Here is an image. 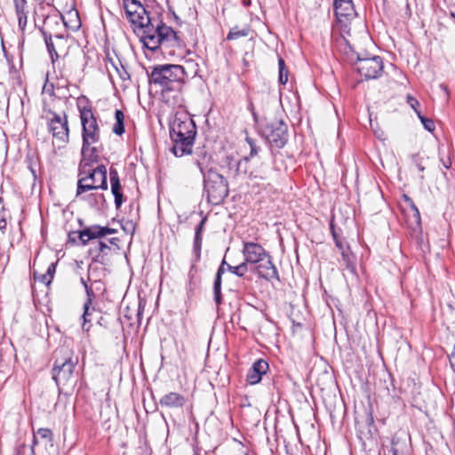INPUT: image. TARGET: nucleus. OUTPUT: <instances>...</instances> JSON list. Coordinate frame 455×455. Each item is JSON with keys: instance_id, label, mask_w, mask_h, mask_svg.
<instances>
[{"instance_id": "1", "label": "nucleus", "mask_w": 455, "mask_h": 455, "mask_svg": "<svg viewBox=\"0 0 455 455\" xmlns=\"http://www.w3.org/2000/svg\"><path fill=\"white\" fill-rule=\"evenodd\" d=\"M96 160L97 156L94 154L82 156L79 164L77 196L93 189H108L107 167L103 164L92 166V163Z\"/></svg>"}, {"instance_id": "2", "label": "nucleus", "mask_w": 455, "mask_h": 455, "mask_svg": "<svg viewBox=\"0 0 455 455\" xmlns=\"http://www.w3.org/2000/svg\"><path fill=\"white\" fill-rule=\"evenodd\" d=\"M142 41L145 46L152 51L156 50L163 44H167L170 46H176L180 44L177 33L171 27L155 19L144 31Z\"/></svg>"}, {"instance_id": "3", "label": "nucleus", "mask_w": 455, "mask_h": 455, "mask_svg": "<svg viewBox=\"0 0 455 455\" xmlns=\"http://www.w3.org/2000/svg\"><path fill=\"white\" fill-rule=\"evenodd\" d=\"M204 190L207 194L208 201L212 204H220L228 195V184L227 180L216 171L210 169L204 172Z\"/></svg>"}, {"instance_id": "4", "label": "nucleus", "mask_w": 455, "mask_h": 455, "mask_svg": "<svg viewBox=\"0 0 455 455\" xmlns=\"http://www.w3.org/2000/svg\"><path fill=\"white\" fill-rule=\"evenodd\" d=\"M123 6L125 17L132 26L133 30L140 33L142 37L153 18H150L146 7L138 0H124Z\"/></svg>"}, {"instance_id": "5", "label": "nucleus", "mask_w": 455, "mask_h": 455, "mask_svg": "<svg viewBox=\"0 0 455 455\" xmlns=\"http://www.w3.org/2000/svg\"><path fill=\"white\" fill-rule=\"evenodd\" d=\"M185 77L184 68L180 65H160L156 67L150 76V82L164 89H172L173 84L181 82Z\"/></svg>"}, {"instance_id": "6", "label": "nucleus", "mask_w": 455, "mask_h": 455, "mask_svg": "<svg viewBox=\"0 0 455 455\" xmlns=\"http://www.w3.org/2000/svg\"><path fill=\"white\" fill-rule=\"evenodd\" d=\"M80 118L83 126L82 156L93 155V148L90 146L100 140V129L96 118L90 108L81 109Z\"/></svg>"}, {"instance_id": "7", "label": "nucleus", "mask_w": 455, "mask_h": 455, "mask_svg": "<svg viewBox=\"0 0 455 455\" xmlns=\"http://www.w3.org/2000/svg\"><path fill=\"white\" fill-rule=\"evenodd\" d=\"M55 353L56 355L62 353L67 355L65 358H56L52 370V377L57 385H66L73 376L74 368L77 361L72 360L70 351L67 349L57 350Z\"/></svg>"}, {"instance_id": "8", "label": "nucleus", "mask_w": 455, "mask_h": 455, "mask_svg": "<svg viewBox=\"0 0 455 455\" xmlns=\"http://www.w3.org/2000/svg\"><path fill=\"white\" fill-rule=\"evenodd\" d=\"M263 134L270 145L277 148L284 147L288 140V128L283 121H273L263 129Z\"/></svg>"}, {"instance_id": "9", "label": "nucleus", "mask_w": 455, "mask_h": 455, "mask_svg": "<svg viewBox=\"0 0 455 455\" xmlns=\"http://www.w3.org/2000/svg\"><path fill=\"white\" fill-rule=\"evenodd\" d=\"M355 68L365 79H375L379 77L383 70V62L380 57L357 59Z\"/></svg>"}, {"instance_id": "10", "label": "nucleus", "mask_w": 455, "mask_h": 455, "mask_svg": "<svg viewBox=\"0 0 455 455\" xmlns=\"http://www.w3.org/2000/svg\"><path fill=\"white\" fill-rule=\"evenodd\" d=\"M333 6L337 22L340 29L346 31L350 21L356 17L354 4L351 0H335Z\"/></svg>"}, {"instance_id": "11", "label": "nucleus", "mask_w": 455, "mask_h": 455, "mask_svg": "<svg viewBox=\"0 0 455 455\" xmlns=\"http://www.w3.org/2000/svg\"><path fill=\"white\" fill-rule=\"evenodd\" d=\"M196 125L192 119L185 121L176 119L172 124L170 135L172 140H195Z\"/></svg>"}, {"instance_id": "12", "label": "nucleus", "mask_w": 455, "mask_h": 455, "mask_svg": "<svg viewBox=\"0 0 455 455\" xmlns=\"http://www.w3.org/2000/svg\"><path fill=\"white\" fill-rule=\"evenodd\" d=\"M242 252L247 265L260 263L269 255L259 243L253 242H243Z\"/></svg>"}, {"instance_id": "13", "label": "nucleus", "mask_w": 455, "mask_h": 455, "mask_svg": "<svg viewBox=\"0 0 455 455\" xmlns=\"http://www.w3.org/2000/svg\"><path fill=\"white\" fill-rule=\"evenodd\" d=\"M49 128L55 140L62 144H66L68 141L69 130L66 115L54 114L53 117L50 120Z\"/></svg>"}, {"instance_id": "14", "label": "nucleus", "mask_w": 455, "mask_h": 455, "mask_svg": "<svg viewBox=\"0 0 455 455\" xmlns=\"http://www.w3.org/2000/svg\"><path fill=\"white\" fill-rule=\"evenodd\" d=\"M116 232L115 229L108 227L92 226L79 231L78 237L83 245H85L90 240L111 235Z\"/></svg>"}, {"instance_id": "15", "label": "nucleus", "mask_w": 455, "mask_h": 455, "mask_svg": "<svg viewBox=\"0 0 455 455\" xmlns=\"http://www.w3.org/2000/svg\"><path fill=\"white\" fill-rule=\"evenodd\" d=\"M268 370V363L262 359L256 361L251 368L249 370L246 377V380L250 385L258 384Z\"/></svg>"}, {"instance_id": "16", "label": "nucleus", "mask_w": 455, "mask_h": 455, "mask_svg": "<svg viewBox=\"0 0 455 455\" xmlns=\"http://www.w3.org/2000/svg\"><path fill=\"white\" fill-rule=\"evenodd\" d=\"M256 271L259 277L266 280L278 279V272L270 255L264 261L257 263Z\"/></svg>"}, {"instance_id": "17", "label": "nucleus", "mask_w": 455, "mask_h": 455, "mask_svg": "<svg viewBox=\"0 0 455 455\" xmlns=\"http://www.w3.org/2000/svg\"><path fill=\"white\" fill-rule=\"evenodd\" d=\"M111 192L115 197V204L116 208H119L123 204V194L121 193V184L118 172L116 169L110 168L109 171Z\"/></svg>"}, {"instance_id": "18", "label": "nucleus", "mask_w": 455, "mask_h": 455, "mask_svg": "<svg viewBox=\"0 0 455 455\" xmlns=\"http://www.w3.org/2000/svg\"><path fill=\"white\" fill-rule=\"evenodd\" d=\"M185 402V397L176 392L168 393L160 399V404L169 408L182 407Z\"/></svg>"}, {"instance_id": "19", "label": "nucleus", "mask_w": 455, "mask_h": 455, "mask_svg": "<svg viewBox=\"0 0 455 455\" xmlns=\"http://www.w3.org/2000/svg\"><path fill=\"white\" fill-rule=\"evenodd\" d=\"M172 141L173 146L172 151L176 156L181 157L185 155L191 154L194 140H172Z\"/></svg>"}, {"instance_id": "20", "label": "nucleus", "mask_w": 455, "mask_h": 455, "mask_svg": "<svg viewBox=\"0 0 455 455\" xmlns=\"http://www.w3.org/2000/svg\"><path fill=\"white\" fill-rule=\"evenodd\" d=\"M206 222V218H204L200 224L196 228V235H195V240H194V251L196 255V260L200 259L201 255V246H202V232L204 226Z\"/></svg>"}, {"instance_id": "21", "label": "nucleus", "mask_w": 455, "mask_h": 455, "mask_svg": "<svg viewBox=\"0 0 455 455\" xmlns=\"http://www.w3.org/2000/svg\"><path fill=\"white\" fill-rule=\"evenodd\" d=\"M251 33V29L249 26H243V28L235 26L230 29L229 33L227 36V40H237L240 37H245L250 36Z\"/></svg>"}, {"instance_id": "22", "label": "nucleus", "mask_w": 455, "mask_h": 455, "mask_svg": "<svg viewBox=\"0 0 455 455\" xmlns=\"http://www.w3.org/2000/svg\"><path fill=\"white\" fill-rule=\"evenodd\" d=\"M52 433L49 428H39L34 433V443H38L40 441L45 443L52 441Z\"/></svg>"}, {"instance_id": "23", "label": "nucleus", "mask_w": 455, "mask_h": 455, "mask_svg": "<svg viewBox=\"0 0 455 455\" xmlns=\"http://www.w3.org/2000/svg\"><path fill=\"white\" fill-rule=\"evenodd\" d=\"M115 118L116 124L113 126V132L117 135H122L124 132V115L121 110H116Z\"/></svg>"}, {"instance_id": "24", "label": "nucleus", "mask_w": 455, "mask_h": 455, "mask_svg": "<svg viewBox=\"0 0 455 455\" xmlns=\"http://www.w3.org/2000/svg\"><path fill=\"white\" fill-rule=\"evenodd\" d=\"M44 41L46 44V47L51 55L52 61L54 62L55 60H57L59 58L56 45H55L54 42L52 41V36H47L45 33H44Z\"/></svg>"}, {"instance_id": "25", "label": "nucleus", "mask_w": 455, "mask_h": 455, "mask_svg": "<svg viewBox=\"0 0 455 455\" xmlns=\"http://www.w3.org/2000/svg\"><path fill=\"white\" fill-rule=\"evenodd\" d=\"M227 266H228V271H230L232 274H234L239 277L243 276L248 271L247 262H244V261L235 267L228 265V264Z\"/></svg>"}, {"instance_id": "26", "label": "nucleus", "mask_w": 455, "mask_h": 455, "mask_svg": "<svg viewBox=\"0 0 455 455\" xmlns=\"http://www.w3.org/2000/svg\"><path fill=\"white\" fill-rule=\"evenodd\" d=\"M279 66V82L282 84H285L288 81V69L285 67L284 60L282 58L278 59Z\"/></svg>"}, {"instance_id": "27", "label": "nucleus", "mask_w": 455, "mask_h": 455, "mask_svg": "<svg viewBox=\"0 0 455 455\" xmlns=\"http://www.w3.org/2000/svg\"><path fill=\"white\" fill-rule=\"evenodd\" d=\"M91 304L92 303H90V300H86V302L84 305V314H83L84 323H83V328H84V330H86V331L89 330V327L86 328V323L91 322L90 315L92 314V311L94 310V308L91 307Z\"/></svg>"}, {"instance_id": "28", "label": "nucleus", "mask_w": 455, "mask_h": 455, "mask_svg": "<svg viewBox=\"0 0 455 455\" xmlns=\"http://www.w3.org/2000/svg\"><path fill=\"white\" fill-rule=\"evenodd\" d=\"M405 200L409 203L410 207H411L410 211L411 212L412 222L415 225L419 226L420 224V215H419V212L418 208L416 207V205L413 204V202L408 196H405Z\"/></svg>"}, {"instance_id": "29", "label": "nucleus", "mask_w": 455, "mask_h": 455, "mask_svg": "<svg viewBox=\"0 0 455 455\" xmlns=\"http://www.w3.org/2000/svg\"><path fill=\"white\" fill-rule=\"evenodd\" d=\"M417 116L426 130L428 132H433L435 130V125L432 119L425 117L420 111H417Z\"/></svg>"}, {"instance_id": "30", "label": "nucleus", "mask_w": 455, "mask_h": 455, "mask_svg": "<svg viewBox=\"0 0 455 455\" xmlns=\"http://www.w3.org/2000/svg\"><path fill=\"white\" fill-rule=\"evenodd\" d=\"M213 290H214L215 301L219 305L221 302V292H220L221 278L220 276H216V278H215Z\"/></svg>"}, {"instance_id": "31", "label": "nucleus", "mask_w": 455, "mask_h": 455, "mask_svg": "<svg viewBox=\"0 0 455 455\" xmlns=\"http://www.w3.org/2000/svg\"><path fill=\"white\" fill-rule=\"evenodd\" d=\"M342 260L346 264L347 267L351 271L355 270L353 256L349 254L348 250L342 251L341 252Z\"/></svg>"}, {"instance_id": "32", "label": "nucleus", "mask_w": 455, "mask_h": 455, "mask_svg": "<svg viewBox=\"0 0 455 455\" xmlns=\"http://www.w3.org/2000/svg\"><path fill=\"white\" fill-rule=\"evenodd\" d=\"M16 13L28 12L26 0H14Z\"/></svg>"}, {"instance_id": "33", "label": "nucleus", "mask_w": 455, "mask_h": 455, "mask_svg": "<svg viewBox=\"0 0 455 455\" xmlns=\"http://www.w3.org/2000/svg\"><path fill=\"white\" fill-rule=\"evenodd\" d=\"M28 12L17 13L18 20H19V26H20V28L21 29H24L26 25H27V22H28Z\"/></svg>"}, {"instance_id": "34", "label": "nucleus", "mask_w": 455, "mask_h": 455, "mask_svg": "<svg viewBox=\"0 0 455 455\" xmlns=\"http://www.w3.org/2000/svg\"><path fill=\"white\" fill-rule=\"evenodd\" d=\"M407 103L411 106V108L415 111L417 114V111H419L418 109V107L419 106V102L412 96L408 95L407 96Z\"/></svg>"}, {"instance_id": "35", "label": "nucleus", "mask_w": 455, "mask_h": 455, "mask_svg": "<svg viewBox=\"0 0 455 455\" xmlns=\"http://www.w3.org/2000/svg\"><path fill=\"white\" fill-rule=\"evenodd\" d=\"M116 71L117 72L121 80L126 81L130 78L129 73L124 69V67H121V68H116Z\"/></svg>"}, {"instance_id": "36", "label": "nucleus", "mask_w": 455, "mask_h": 455, "mask_svg": "<svg viewBox=\"0 0 455 455\" xmlns=\"http://www.w3.org/2000/svg\"><path fill=\"white\" fill-rule=\"evenodd\" d=\"M40 281L42 283H44V284L49 285L52 283V275H48V274L45 273V274L41 275Z\"/></svg>"}, {"instance_id": "37", "label": "nucleus", "mask_w": 455, "mask_h": 455, "mask_svg": "<svg viewBox=\"0 0 455 455\" xmlns=\"http://www.w3.org/2000/svg\"><path fill=\"white\" fill-rule=\"evenodd\" d=\"M55 271H56V264L52 263L49 265L46 273L48 274V275H52V278H53V275H54Z\"/></svg>"}, {"instance_id": "38", "label": "nucleus", "mask_w": 455, "mask_h": 455, "mask_svg": "<svg viewBox=\"0 0 455 455\" xmlns=\"http://www.w3.org/2000/svg\"><path fill=\"white\" fill-rule=\"evenodd\" d=\"M85 291H86L87 297H88L87 300H90V303H92V299L94 297V293H93L92 288L89 286L85 287Z\"/></svg>"}, {"instance_id": "39", "label": "nucleus", "mask_w": 455, "mask_h": 455, "mask_svg": "<svg viewBox=\"0 0 455 455\" xmlns=\"http://www.w3.org/2000/svg\"><path fill=\"white\" fill-rule=\"evenodd\" d=\"M247 142L250 144L251 147V156H254L257 154V148L255 145L252 143V141L250 139H247Z\"/></svg>"}, {"instance_id": "40", "label": "nucleus", "mask_w": 455, "mask_h": 455, "mask_svg": "<svg viewBox=\"0 0 455 455\" xmlns=\"http://www.w3.org/2000/svg\"><path fill=\"white\" fill-rule=\"evenodd\" d=\"M7 222L5 219H0V231L4 234L6 229Z\"/></svg>"}, {"instance_id": "41", "label": "nucleus", "mask_w": 455, "mask_h": 455, "mask_svg": "<svg viewBox=\"0 0 455 455\" xmlns=\"http://www.w3.org/2000/svg\"><path fill=\"white\" fill-rule=\"evenodd\" d=\"M333 236H334V239L336 241V245L340 250V251L342 252V251H347V249H345V247H344L343 243H341V241H339V240H338L336 238L335 234H333Z\"/></svg>"}, {"instance_id": "42", "label": "nucleus", "mask_w": 455, "mask_h": 455, "mask_svg": "<svg viewBox=\"0 0 455 455\" xmlns=\"http://www.w3.org/2000/svg\"><path fill=\"white\" fill-rule=\"evenodd\" d=\"M226 264V261L223 260L220 267H219L218 269V272H217V275L216 276H220L221 278V275H223V273L225 272V269H224V265Z\"/></svg>"}, {"instance_id": "43", "label": "nucleus", "mask_w": 455, "mask_h": 455, "mask_svg": "<svg viewBox=\"0 0 455 455\" xmlns=\"http://www.w3.org/2000/svg\"><path fill=\"white\" fill-rule=\"evenodd\" d=\"M108 246L106 243H104L102 242H99V250H100V251L103 252L104 250L108 249Z\"/></svg>"}, {"instance_id": "44", "label": "nucleus", "mask_w": 455, "mask_h": 455, "mask_svg": "<svg viewBox=\"0 0 455 455\" xmlns=\"http://www.w3.org/2000/svg\"><path fill=\"white\" fill-rule=\"evenodd\" d=\"M450 363L452 366H455V351L449 356Z\"/></svg>"}, {"instance_id": "45", "label": "nucleus", "mask_w": 455, "mask_h": 455, "mask_svg": "<svg viewBox=\"0 0 455 455\" xmlns=\"http://www.w3.org/2000/svg\"><path fill=\"white\" fill-rule=\"evenodd\" d=\"M85 184H87V185H91V184L92 185H96L95 182H93L92 179H88V181Z\"/></svg>"}, {"instance_id": "46", "label": "nucleus", "mask_w": 455, "mask_h": 455, "mask_svg": "<svg viewBox=\"0 0 455 455\" xmlns=\"http://www.w3.org/2000/svg\"><path fill=\"white\" fill-rule=\"evenodd\" d=\"M81 283H83V285L84 286V288H85L86 286H88V284H87L86 281H85L84 278H81Z\"/></svg>"}, {"instance_id": "47", "label": "nucleus", "mask_w": 455, "mask_h": 455, "mask_svg": "<svg viewBox=\"0 0 455 455\" xmlns=\"http://www.w3.org/2000/svg\"><path fill=\"white\" fill-rule=\"evenodd\" d=\"M63 39H64V38H63L62 36H56V40H57L58 42H62V41H63Z\"/></svg>"}, {"instance_id": "48", "label": "nucleus", "mask_w": 455, "mask_h": 455, "mask_svg": "<svg viewBox=\"0 0 455 455\" xmlns=\"http://www.w3.org/2000/svg\"><path fill=\"white\" fill-rule=\"evenodd\" d=\"M443 166L448 169L450 167V164H448L447 163H443Z\"/></svg>"}, {"instance_id": "49", "label": "nucleus", "mask_w": 455, "mask_h": 455, "mask_svg": "<svg viewBox=\"0 0 455 455\" xmlns=\"http://www.w3.org/2000/svg\"><path fill=\"white\" fill-rule=\"evenodd\" d=\"M394 455H396V450L393 449Z\"/></svg>"}, {"instance_id": "50", "label": "nucleus", "mask_w": 455, "mask_h": 455, "mask_svg": "<svg viewBox=\"0 0 455 455\" xmlns=\"http://www.w3.org/2000/svg\"><path fill=\"white\" fill-rule=\"evenodd\" d=\"M419 170H420V171H423V170H424V167L419 166Z\"/></svg>"}, {"instance_id": "51", "label": "nucleus", "mask_w": 455, "mask_h": 455, "mask_svg": "<svg viewBox=\"0 0 455 455\" xmlns=\"http://www.w3.org/2000/svg\"><path fill=\"white\" fill-rule=\"evenodd\" d=\"M451 16L455 19V14L454 13H451Z\"/></svg>"}, {"instance_id": "52", "label": "nucleus", "mask_w": 455, "mask_h": 455, "mask_svg": "<svg viewBox=\"0 0 455 455\" xmlns=\"http://www.w3.org/2000/svg\"><path fill=\"white\" fill-rule=\"evenodd\" d=\"M244 455H249L248 453H245Z\"/></svg>"}]
</instances>
